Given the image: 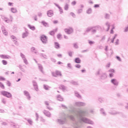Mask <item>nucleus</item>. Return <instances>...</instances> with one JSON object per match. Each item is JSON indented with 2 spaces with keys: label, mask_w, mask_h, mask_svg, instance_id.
<instances>
[{
  "label": "nucleus",
  "mask_w": 128,
  "mask_h": 128,
  "mask_svg": "<svg viewBox=\"0 0 128 128\" xmlns=\"http://www.w3.org/2000/svg\"><path fill=\"white\" fill-rule=\"evenodd\" d=\"M106 68H110V64L108 63L106 66Z\"/></svg>",
  "instance_id": "obj_33"
},
{
  "label": "nucleus",
  "mask_w": 128,
  "mask_h": 128,
  "mask_svg": "<svg viewBox=\"0 0 128 128\" xmlns=\"http://www.w3.org/2000/svg\"><path fill=\"white\" fill-rule=\"evenodd\" d=\"M64 10H68V4H66L64 6Z\"/></svg>",
  "instance_id": "obj_19"
},
{
  "label": "nucleus",
  "mask_w": 128,
  "mask_h": 128,
  "mask_svg": "<svg viewBox=\"0 0 128 128\" xmlns=\"http://www.w3.org/2000/svg\"><path fill=\"white\" fill-rule=\"evenodd\" d=\"M70 16H76V15L74 14V12H70Z\"/></svg>",
  "instance_id": "obj_26"
},
{
  "label": "nucleus",
  "mask_w": 128,
  "mask_h": 128,
  "mask_svg": "<svg viewBox=\"0 0 128 128\" xmlns=\"http://www.w3.org/2000/svg\"><path fill=\"white\" fill-rule=\"evenodd\" d=\"M3 102H4V104H6V101L4 100Z\"/></svg>",
  "instance_id": "obj_52"
},
{
  "label": "nucleus",
  "mask_w": 128,
  "mask_h": 128,
  "mask_svg": "<svg viewBox=\"0 0 128 128\" xmlns=\"http://www.w3.org/2000/svg\"><path fill=\"white\" fill-rule=\"evenodd\" d=\"M84 8V6L83 5H81L80 6V8Z\"/></svg>",
  "instance_id": "obj_44"
},
{
  "label": "nucleus",
  "mask_w": 128,
  "mask_h": 128,
  "mask_svg": "<svg viewBox=\"0 0 128 128\" xmlns=\"http://www.w3.org/2000/svg\"><path fill=\"white\" fill-rule=\"evenodd\" d=\"M114 25L112 26V29L111 30V32H110V34H114V30H114Z\"/></svg>",
  "instance_id": "obj_22"
},
{
  "label": "nucleus",
  "mask_w": 128,
  "mask_h": 128,
  "mask_svg": "<svg viewBox=\"0 0 128 128\" xmlns=\"http://www.w3.org/2000/svg\"><path fill=\"white\" fill-rule=\"evenodd\" d=\"M44 88H45V90H48V88L46 86H44Z\"/></svg>",
  "instance_id": "obj_49"
},
{
  "label": "nucleus",
  "mask_w": 128,
  "mask_h": 128,
  "mask_svg": "<svg viewBox=\"0 0 128 128\" xmlns=\"http://www.w3.org/2000/svg\"><path fill=\"white\" fill-rule=\"evenodd\" d=\"M81 72H86V70H81Z\"/></svg>",
  "instance_id": "obj_42"
},
{
  "label": "nucleus",
  "mask_w": 128,
  "mask_h": 128,
  "mask_svg": "<svg viewBox=\"0 0 128 128\" xmlns=\"http://www.w3.org/2000/svg\"><path fill=\"white\" fill-rule=\"evenodd\" d=\"M119 41L118 40H116V44H118Z\"/></svg>",
  "instance_id": "obj_41"
},
{
  "label": "nucleus",
  "mask_w": 128,
  "mask_h": 128,
  "mask_svg": "<svg viewBox=\"0 0 128 128\" xmlns=\"http://www.w3.org/2000/svg\"><path fill=\"white\" fill-rule=\"evenodd\" d=\"M36 88H37L36 90H38V86H36Z\"/></svg>",
  "instance_id": "obj_54"
},
{
  "label": "nucleus",
  "mask_w": 128,
  "mask_h": 128,
  "mask_svg": "<svg viewBox=\"0 0 128 128\" xmlns=\"http://www.w3.org/2000/svg\"><path fill=\"white\" fill-rule=\"evenodd\" d=\"M62 62H58V64H62Z\"/></svg>",
  "instance_id": "obj_47"
},
{
  "label": "nucleus",
  "mask_w": 128,
  "mask_h": 128,
  "mask_svg": "<svg viewBox=\"0 0 128 128\" xmlns=\"http://www.w3.org/2000/svg\"><path fill=\"white\" fill-rule=\"evenodd\" d=\"M28 26L30 30H36V27L34 26H32V25H28Z\"/></svg>",
  "instance_id": "obj_10"
},
{
  "label": "nucleus",
  "mask_w": 128,
  "mask_h": 128,
  "mask_svg": "<svg viewBox=\"0 0 128 128\" xmlns=\"http://www.w3.org/2000/svg\"><path fill=\"white\" fill-rule=\"evenodd\" d=\"M11 12H18V10H16V9L14 8H11Z\"/></svg>",
  "instance_id": "obj_17"
},
{
  "label": "nucleus",
  "mask_w": 128,
  "mask_h": 128,
  "mask_svg": "<svg viewBox=\"0 0 128 128\" xmlns=\"http://www.w3.org/2000/svg\"><path fill=\"white\" fill-rule=\"evenodd\" d=\"M78 12H80V10H78Z\"/></svg>",
  "instance_id": "obj_59"
},
{
  "label": "nucleus",
  "mask_w": 128,
  "mask_h": 128,
  "mask_svg": "<svg viewBox=\"0 0 128 128\" xmlns=\"http://www.w3.org/2000/svg\"><path fill=\"white\" fill-rule=\"evenodd\" d=\"M54 24H58V20H54L53 22Z\"/></svg>",
  "instance_id": "obj_36"
},
{
  "label": "nucleus",
  "mask_w": 128,
  "mask_h": 128,
  "mask_svg": "<svg viewBox=\"0 0 128 128\" xmlns=\"http://www.w3.org/2000/svg\"><path fill=\"white\" fill-rule=\"evenodd\" d=\"M11 38H12V40H14V38H16V36H11Z\"/></svg>",
  "instance_id": "obj_37"
},
{
  "label": "nucleus",
  "mask_w": 128,
  "mask_h": 128,
  "mask_svg": "<svg viewBox=\"0 0 128 128\" xmlns=\"http://www.w3.org/2000/svg\"><path fill=\"white\" fill-rule=\"evenodd\" d=\"M68 55L70 56H72V52H68Z\"/></svg>",
  "instance_id": "obj_28"
},
{
  "label": "nucleus",
  "mask_w": 128,
  "mask_h": 128,
  "mask_svg": "<svg viewBox=\"0 0 128 128\" xmlns=\"http://www.w3.org/2000/svg\"><path fill=\"white\" fill-rule=\"evenodd\" d=\"M64 32L66 34H72V32H74V30H72V28H69L65 29Z\"/></svg>",
  "instance_id": "obj_4"
},
{
  "label": "nucleus",
  "mask_w": 128,
  "mask_h": 128,
  "mask_svg": "<svg viewBox=\"0 0 128 128\" xmlns=\"http://www.w3.org/2000/svg\"><path fill=\"white\" fill-rule=\"evenodd\" d=\"M12 74H14V72H12Z\"/></svg>",
  "instance_id": "obj_55"
},
{
  "label": "nucleus",
  "mask_w": 128,
  "mask_h": 128,
  "mask_svg": "<svg viewBox=\"0 0 128 128\" xmlns=\"http://www.w3.org/2000/svg\"><path fill=\"white\" fill-rule=\"evenodd\" d=\"M28 36V32L24 33L22 34L23 38H26V36Z\"/></svg>",
  "instance_id": "obj_15"
},
{
  "label": "nucleus",
  "mask_w": 128,
  "mask_h": 128,
  "mask_svg": "<svg viewBox=\"0 0 128 128\" xmlns=\"http://www.w3.org/2000/svg\"><path fill=\"white\" fill-rule=\"evenodd\" d=\"M40 40L43 44H46L48 42V37L44 35H42L40 36Z\"/></svg>",
  "instance_id": "obj_2"
},
{
  "label": "nucleus",
  "mask_w": 128,
  "mask_h": 128,
  "mask_svg": "<svg viewBox=\"0 0 128 128\" xmlns=\"http://www.w3.org/2000/svg\"><path fill=\"white\" fill-rule=\"evenodd\" d=\"M76 1H74L72 2V4L73 5V6H74L76 5Z\"/></svg>",
  "instance_id": "obj_30"
},
{
  "label": "nucleus",
  "mask_w": 128,
  "mask_h": 128,
  "mask_svg": "<svg viewBox=\"0 0 128 128\" xmlns=\"http://www.w3.org/2000/svg\"><path fill=\"white\" fill-rule=\"evenodd\" d=\"M91 12H92V10L91 9H89V10H88L87 13L90 14Z\"/></svg>",
  "instance_id": "obj_25"
},
{
  "label": "nucleus",
  "mask_w": 128,
  "mask_h": 128,
  "mask_svg": "<svg viewBox=\"0 0 128 128\" xmlns=\"http://www.w3.org/2000/svg\"><path fill=\"white\" fill-rule=\"evenodd\" d=\"M0 80H6V78L2 76H0Z\"/></svg>",
  "instance_id": "obj_23"
},
{
  "label": "nucleus",
  "mask_w": 128,
  "mask_h": 128,
  "mask_svg": "<svg viewBox=\"0 0 128 128\" xmlns=\"http://www.w3.org/2000/svg\"><path fill=\"white\" fill-rule=\"evenodd\" d=\"M28 122H29L30 124H32V122L31 120H28Z\"/></svg>",
  "instance_id": "obj_46"
},
{
  "label": "nucleus",
  "mask_w": 128,
  "mask_h": 128,
  "mask_svg": "<svg viewBox=\"0 0 128 128\" xmlns=\"http://www.w3.org/2000/svg\"><path fill=\"white\" fill-rule=\"evenodd\" d=\"M74 46L76 48H78V44H74Z\"/></svg>",
  "instance_id": "obj_31"
},
{
  "label": "nucleus",
  "mask_w": 128,
  "mask_h": 128,
  "mask_svg": "<svg viewBox=\"0 0 128 128\" xmlns=\"http://www.w3.org/2000/svg\"><path fill=\"white\" fill-rule=\"evenodd\" d=\"M62 88H64V86H62Z\"/></svg>",
  "instance_id": "obj_58"
},
{
  "label": "nucleus",
  "mask_w": 128,
  "mask_h": 128,
  "mask_svg": "<svg viewBox=\"0 0 128 128\" xmlns=\"http://www.w3.org/2000/svg\"><path fill=\"white\" fill-rule=\"evenodd\" d=\"M106 50H108V48H106Z\"/></svg>",
  "instance_id": "obj_53"
},
{
  "label": "nucleus",
  "mask_w": 128,
  "mask_h": 128,
  "mask_svg": "<svg viewBox=\"0 0 128 128\" xmlns=\"http://www.w3.org/2000/svg\"><path fill=\"white\" fill-rule=\"evenodd\" d=\"M111 82L115 86H118V81H116V79H112L111 80Z\"/></svg>",
  "instance_id": "obj_6"
},
{
  "label": "nucleus",
  "mask_w": 128,
  "mask_h": 128,
  "mask_svg": "<svg viewBox=\"0 0 128 128\" xmlns=\"http://www.w3.org/2000/svg\"><path fill=\"white\" fill-rule=\"evenodd\" d=\"M8 6H12V2H9L8 3Z\"/></svg>",
  "instance_id": "obj_34"
},
{
  "label": "nucleus",
  "mask_w": 128,
  "mask_h": 128,
  "mask_svg": "<svg viewBox=\"0 0 128 128\" xmlns=\"http://www.w3.org/2000/svg\"><path fill=\"white\" fill-rule=\"evenodd\" d=\"M75 62L76 64H80V58H77L75 59Z\"/></svg>",
  "instance_id": "obj_12"
},
{
  "label": "nucleus",
  "mask_w": 128,
  "mask_h": 128,
  "mask_svg": "<svg viewBox=\"0 0 128 128\" xmlns=\"http://www.w3.org/2000/svg\"><path fill=\"white\" fill-rule=\"evenodd\" d=\"M0 57L2 58H8V56L6 55H0Z\"/></svg>",
  "instance_id": "obj_14"
},
{
  "label": "nucleus",
  "mask_w": 128,
  "mask_h": 128,
  "mask_svg": "<svg viewBox=\"0 0 128 128\" xmlns=\"http://www.w3.org/2000/svg\"><path fill=\"white\" fill-rule=\"evenodd\" d=\"M42 24L43 26H48V23H46V22H45L44 21H42Z\"/></svg>",
  "instance_id": "obj_16"
},
{
  "label": "nucleus",
  "mask_w": 128,
  "mask_h": 128,
  "mask_svg": "<svg viewBox=\"0 0 128 128\" xmlns=\"http://www.w3.org/2000/svg\"><path fill=\"white\" fill-rule=\"evenodd\" d=\"M58 32V29H56L54 31H51L50 32V36H54V34Z\"/></svg>",
  "instance_id": "obj_8"
},
{
  "label": "nucleus",
  "mask_w": 128,
  "mask_h": 128,
  "mask_svg": "<svg viewBox=\"0 0 128 128\" xmlns=\"http://www.w3.org/2000/svg\"><path fill=\"white\" fill-rule=\"evenodd\" d=\"M116 58H117V60H120V58L118 56H116Z\"/></svg>",
  "instance_id": "obj_40"
},
{
  "label": "nucleus",
  "mask_w": 128,
  "mask_h": 128,
  "mask_svg": "<svg viewBox=\"0 0 128 128\" xmlns=\"http://www.w3.org/2000/svg\"><path fill=\"white\" fill-rule=\"evenodd\" d=\"M57 56H58V58H62V54H58Z\"/></svg>",
  "instance_id": "obj_32"
},
{
  "label": "nucleus",
  "mask_w": 128,
  "mask_h": 128,
  "mask_svg": "<svg viewBox=\"0 0 128 128\" xmlns=\"http://www.w3.org/2000/svg\"><path fill=\"white\" fill-rule=\"evenodd\" d=\"M2 62L3 64H4V66L8 64V62H6V60H2Z\"/></svg>",
  "instance_id": "obj_20"
},
{
  "label": "nucleus",
  "mask_w": 128,
  "mask_h": 128,
  "mask_svg": "<svg viewBox=\"0 0 128 128\" xmlns=\"http://www.w3.org/2000/svg\"><path fill=\"white\" fill-rule=\"evenodd\" d=\"M64 38H66V37L65 36Z\"/></svg>",
  "instance_id": "obj_57"
},
{
  "label": "nucleus",
  "mask_w": 128,
  "mask_h": 128,
  "mask_svg": "<svg viewBox=\"0 0 128 128\" xmlns=\"http://www.w3.org/2000/svg\"><path fill=\"white\" fill-rule=\"evenodd\" d=\"M110 78H112V76H114V74H110Z\"/></svg>",
  "instance_id": "obj_43"
},
{
  "label": "nucleus",
  "mask_w": 128,
  "mask_h": 128,
  "mask_svg": "<svg viewBox=\"0 0 128 128\" xmlns=\"http://www.w3.org/2000/svg\"><path fill=\"white\" fill-rule=\"evenodd\" d=\"M68 68H72V65L70 64H68Z\"/></svg>",
  "instance_id": "obj_39"
},
{
  "label": "nucleus",
  "mask_w": 128,
  "mask_h": 128,
  "mask_svg": "<svg viewBox=\"0 0 128 128\" xmlns=\"http://www.w3.org/2000/svg\"><path fill=\"white\" fill-rule=\"evenodd\" d=\"M52 74L53 76H62V73L60 72L58 70L52 73Z\"/></svg>",
  "instance_id": "obj_3"
},
{
  "label": "nucleus",
  "mask_w": 128,
  "mask_h": 128,
  "mask_svg": "<svg viewBox=\"0 0 128 128\" xmlns=\"http://www.w3.org/2000/svg\"><path fill=\"white\" fill-rule=\"evenodd\" d=\"M76 68H80V65L77 64L76 66Z\"/></svg>",
  "instance_id": "obj_27"
},
{
  "label": "nucleus",
  "mask_w": 128,
  "mask_h": 128,
  "mask_svg": "<svg viewBox=\"0 0 128 128\" xmlns=\"http://www.w3.org/2000/svg\"><path fill=\"white\" fill-rule=\"evenodd\" d=\"M24 94L25 96H28V99L30 98V94H28V92L27 91H24Z\"/></svg>",
  "instance_id": "obj_13"
},
{
  "label": "nucleus",
  "mask_w": 128,
  "mask_h": 128,
  "mask_svg": "<svg viewBox=\"0 0 128 128\" xmlns=\"http://www.w3.org/2000/svg\"><path fill=\"white\" fill-rule=\"evenodd\" d=\"M94 6V8H98L100 6V5L99 4H95Z\"/></svg>",
  "instance_id": "obj_35"
},
{
  "label": "nucleus",
  "mask_w": 128,
  "mask_h": 128,
  "mask_svg": "<svg viewBox=\"0 0 128 128\" xmlns=\"http://www.w3.org/2000/svg\"><path fill=\"white\" fill-rule=\"evenodd\" d=\"M94 42H92V41L89 42V44H94Z\"/></svg>",
  "instance_id": "obj_38"
},
{
  "label": "nucleus",
  "mask_w": 128,
  "mask_h": 128,
  "mask_svg": "<svg viewBox=\"0 0 128 128\" xmlns=\"http://www.w3.org/2000/svg\"><path fill=\"white\" fill-rule=\"evenodd\" d=\"M128 26L125 29V32H128Z\"/></svg>",
  "instance_id": "obj_45"
},
{
  "label": "nucleus",
  "mask_w": 128,
  "mask_h": 128,
  "mask_svg": "<svg viewBox=\"0 0 128 128\" xmlns=\"http://www.w3.org/2000/svg\"><path fill=\"white\" fill-rule=\"evenodd\" d=\"M109 72H114V69H110Z\"/></svg>",
  "instance_id": "obj_29"
},
{
  "label": "nucleus",
  "mask_w": 128,
  "mask_h": 128,
  "mask_svg": "<svg viewBox=\"0 0 128 128\" xmlns=\"http://www.w3.org/2000/svg\"><path fill=\"white\" fill-rule=\"evenodd\" d=\"M20 78L18 79V80H16V82H20Z\"/></svg>",
  "instance_id": "obj_51"
},
{
  "label": "nucleus",
  "mask_w": 128,
  "mask_h": 128,
  "mask_svg": "<svg viewBox=\"0 0 128 128\" xmlns=\"http://www.w3.org/2000/svg\"><path fill=\"white\" fill-rule=\"evenodd\" d=\"M47 14L48 16H54V12L52 10H49L47 12Z\"/></svg>",
  "instance_id": "obj_7"
},
{
  "label": "nucleus",
  "mask_w": 128,
  "mask_h": 128,
  "mask_svg": "<svg viewBox=\"0 0 128 128\" xmlns=\"http://www.w3.org/2000/svg\"><path fill=\"white\" fill-rule=\"evenodd\" d=\"M6 22H8V20H6Z\"/></svg>",
  "instance_id": "obj_56"
},
{
  "label": "nucleus",
  "mask_w": 128,
  "mask_h": 128,
  "mask_svg": "<svg viewBox=\"0 0 128 128\" xmlns=\"http://www.w3.org/2000/svg\"><path fill=\"white\" fill-rule=\"evenodd\" d=\"M0 88H2L3 90H4V85L2 83L0 82Z\"/></svg>",
  "instance_id": "obj_21"
},
{
  "label": "nucleus",
  "mask_w": 128,
  "mask_h": 128,
  "mask_svg": "<svg viewBox=\"0 0 128 128\" xmlns=\"http://www.w3.org/2000/svg\"><path fill=\"white\" fill-rule=\"evenodd\" d=\"M110 24L107 23L104 26V30H106V32H108L109 30H110Z\"/></svg>",
  "instance_id": "obj_5"
},
{
  "label": "nucleus",
  "mask_w": 128,
  "mask_h": 128,
  "mask_svg": "<svg viewBox=\"0 0 128 128\" xmlns=\"http://www.w3.org/2000/svg\"><path fill=\"white\" fill-rule=\"evenodd\" d=\"M46 104H47V106H48V102H46Z\"/></svg>",
  "instance_id": "obj_50"
},
{
  "label": "nucleus",
  "mask_w": 128,
  "mask_h": 128,
  "mask_svg": "<svg viewBox=\"0 0 128 128\" xmlns=\"http://www.w3.org/2000/svg\"><path fill=\"white\" fill-rule=\"evenodd\" d=\"M7 86H12V84L10 83V82L8 81L7 82Z\"/></svg>",
  "instance_id": "obj_24"
},
{
  "label": "nucleus",
  "mask_w": 128,
  "mask_h": 128,
  "mask_svg": "<svg viewBox=\"0 0 128 128\" xmlns=\"http://www.w3.org/2000/svg\"><path fill=\"white\" fill-rule=\"evenodd\" d=\"M54 46L56 48H60V44L57 42H54Z\"/></svg>",
  "instance_id": "obj_11"
},
{
  "label": "nucleus",
  "mask_w": 128,
  "mask_h": 128,
  "mask_svg": "<svg viewBox=\"0 0 128 128\" xmlns=\"http://www.w3.org/2000/svg\"><path fill=\"white\" fill-rule=\"evenodd\" d=\"M2 32L4 34V36H8V32L6 31V28H2Z\"/></svg>",
  "instance_id": "obj_9"
},
{
  "label": "nucleus",
  "mask_w": 128,
  "mask_h": 128,
  "mask_svg": "<svg viewBox=\"0 0 128 128\" xmlns=\"http://www.w3.org/2000/svg\"><path fill=\"white\" fill-rule=\"evenodd\" d=\"M1 94H2V96H6V98H12V94H10V93L6 91H2Z\"/></svg>",
  "instance_id": "obj_1"
},
{
  "label": "nucleus",
  "mask_w": 128,
  "mask_h": 128,
  "mask_svg": "<svg viewBox=\"0 0 128 128\" xmlns=\"http://www.w3.org/2000/svg\"><path fill=\"white\" fill-rule=\"evenodd\" d=\"M114 38H116V37H114V38H113V40H112L111 42H114Z\"/></svg>",
  "instance_id": "obj_48"
},
{
  "label": "nucleus",
  "mask_w": 128,
  "mask_h": 128,
  "mask_svg": "<svg viewBox=\"0 0 128 128\" xmlns=\"http://www.w3.org/2000/svg\"><path fill=\"white\" fill-rule=\"evenodd\" d=\"M57 38L60 40V38H62V34H57Z\"/></svg>",
  "instance_id": "obj_18"
}]
</instances>
